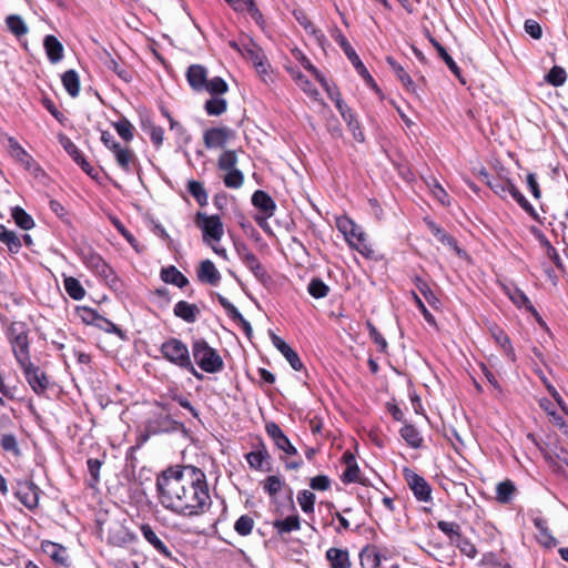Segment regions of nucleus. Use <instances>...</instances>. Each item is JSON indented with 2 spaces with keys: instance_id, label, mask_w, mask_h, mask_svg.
<instances>
[{
  "instance_id": "obj_16",
  "label": "nucleus",
  "mask_w": 568,
  "mask_h": 568,
  "mask_svg": "<svg viewBox=\"0 0 568 568\" xmlns=\"http://www.w3.org/2000/svg\"><path fill=\"white\" fill-rule=\"evenodd\" d=\"M271 338L275 348L286 358L291 367L294 371H301L303 368V363L298 354L280 336L273 334Z\"/></svg>"
},
{
  "instance_id": "obj_35",
  "label": "nucleus",
  "mask_w": 568,
  "mask_h": 568,
  "mask_svg": "<svg viewBox=\"0 0 568 568\" xmlns=\"http://www.w3.org/2000/svg\"><path fill=\"white\" fill-rule=\"evenodd\" d=\"M273 527L280 536L300 530L301 520L297 515L287 516L284 519H277L273 523Z\"/></svg>"
},
{
  "instance_id": "obj_41",
  "label": "nucleus",
  "mask_w": 568,
  "mask_h": 568,
  "mask_svg": "<svg viewBox=\"0 0 568 568\" xmlns=\"http://www.w3.org/2000/svg\"><path fill=\"white\" fill-rule=\"evenodd\" d=\"M6 24L9 31L14 34L17 38H21L29 32V28L23 20V18L19 14H10L6 18Z\"/></svg>"
},
{
  "instance_id": "obj_25",
  "label": "nucleus",
  "mask_w": 568,
  "mask_h": 568,
  "mask_svg": "<svg viewBox=\"0 0 568 568\" xmlns=\"http://www.w3.org/2000/svg\"><path fill=\"white\" fill-rule=\"evenodd\" d=\"M14 358L19 365L31 361L29 334L10 341Z\"/></svg>"
},
{
  "instance_id": "obj_26",
  "label": "nucleus",
  "mask_w": 568,
  "mask_h": 568,
  "mask_svg": "<svg viewBox=\"0 0 568 568\" xmlns=\"http://www.w3.org/2000/svg\"><path fill=\"white\" fill-rule=\"evenodd\" d=\"M197 278L203 283L216 286L221 281V274L212 261L205 260L197 268Z\"/></svg>"
},
{
  "instance_id": "obj_37",
  "label": "nucleus",
  "mask_w": 568,
  "mask_h": 568,
  "mask_svg": "<svg viewBox=\"0 0 568 568\" xmlns=\"http://www.w3.org/2000/svg\"><path fill=\"white\" fill-rule=\"evenodd\" d=\"M505 293L518 307H525L530 312H536L527 295L516 286H505Z\"/></svg>"
},
{
  "instance_id": "obj_9",
  "label": "nucleus",
  "mask_w": 568,
  "mask_h": 568,
  "mask_svg": "<svg viewBox=\"0 0 568 568\" xmlns=\"http://www.w3.org/2000/svg\"><path fill=\"white\" fill-rule=\"evenodd\" d=\"M180 423L174 420L169 414L156 413L148 418L145 427L149 433L159 435L163 433H172L179 429Z\"/></svg>"
},
{
  "instance_id": "obj_20",
  "label": "nucleus",
  "mask_w": 568,
  "mask_h": 568,
  "mask_svg": "<svg viewBox=\"0 0 568 568\" xmlns=\"http://www.w3.org/2000/svg\"><path fill=\"white\" fill-rule=\"evenodd\" d=\"M84 312L88 314V317L85 321L93 324L98 328L106 332V333H114L119 336H123L122 329L115 325L113 322L109 321L104 316L100 315L97 311L91 308H85Z\"/></svg>"
},
{
  "instance_id": "obj_30",
  "label": "nucleus",
  "mask_w": 568,
  "mask_h": 568,
  "mask_svg": "<svg viewBox=\"0 0 568 568\" xmlns=\"http://www.w3.org/2000/svg\"><path fill=\"white\" fill-rule=\"evenodd\" d=\"M325 557L331 568H349L351 559L346 549L332 547L326 550Z\"/></svg>"
},
{
  "instance_id": "obj_15",
  "label": "nucleus",
  "mask_w": 568,
  "mask_h": 568,
  "mask_svg": "<svg viewBox=\"0 0 568 568\" xmlns=\"http://www.w3.org/2000/svg\"><path fill=\"white\" fill-rule=\"evenodd\" d=\"M120 169L130 174L136 163L135 153L128 146H122L120 143L111 150Z\"/></svg>"
},
{
  "instance_id": "obj_57",
  "label": "nucleus",
  "mask_w": 568,
  "mask_h": 568,
  "mask_svg": "<svg viewBox=\"0 0 568 568\" xmlns=\"http://www.w3.org/2000/svg\"><path fill=\"white\" fill-rule=\"evenodd\" d=\"M307 291L314 298H323L327 296L329 287L321 278H312L308 283Z\"/></svg>"
},
{
  "instance_id": "obj_59",
  "label": "nucleus",
  "mask_w": 568,
  "mask_h": 568,
  "mask_svg": "<svg viewBox=\"0 0 568 568\" xmlns=\"http://www.w3.org/2000/svg\"><path fill=\"white\" fill-rule=\"evenodd\" d=\"M523 210H525L529 215L536 217V211L534 206L528 202V200L524 196V194L516 187L514 184L509 191V194Z\"/></svg>"
},
{
  "instance_id": "obj_6",
  "label": "nucleus",
  "mask_w": 568,
  "mask_h": 568,
  "mask_svg": "<svg viewBox=\"0 0 568 568\" xmlns=\"http://www.w3.org/2000/svg\"><path fill=\"white\" fill-rule=\"evenodd\" d=\"M403 475L407 486L418 501H432V487L424 477L409 468H404Z\"/></svg>"
},
{
  "instance_id": "obj_54",
  "label": "nucleus",
  "mask_w": 568,
  "mask_h": 568,
  "mask_svg": "<svg viewBox=\"0 0 568 568\" xmlns=\"http://www.w3.org/2000/svg\"><path fill=\"white\" fill-rule=\"evenodd\" d=\"M113 128L125 142H130L134 136V128L126 118H122L119 121L114 122Z\"/></svg>"
},
{
  "instance_id": "obj_22",
  "label": "nucleus",
  "mask_w": 568,
  "mask_h": 568,
  "mask_svg": "<svg viewBox=\"0 0 568 568\" xmlns=\"http://www.w3.org/2000/svg\"><path fill=\"white\" fill-rule=\"evenodd\" d=\"M42 550L58 565L68 567L70 565L69 562V555L67 551V548L63 547L60 544L45 540L41 545Z\"/></svg>"
},
{
  "instance_id": "obj_13",
  "label": "nucleus",
  "mask_w": 568,
  "mask_h": 568,
  "mask_svg": "<svg viewBox=\"0 0 568 568\" xmlns=\"http://www.w3.org/2000/svg\"><path fill=\"white\" fill-rule=\"evenodd\" d=\"M234 134V131L227 126L212 128L204 132V144L207 149L224 148Z\"/></svg>"
},
{
  "instance_id": "obj_51",
  "label": "nucleus",
  "mask_w": 568,
  "mask_h": 568,
  "mask_svg": "<svg viewBox=\"0 0 568 568\" xmlns=\"http://www.w3.org/2000/svg\"><path fill=\"white\" fill-rule=\"evenodd\" d=\"M237 154L234 150H226L217 159V168L221 171H229L236 169Z\"/></svg>"
},
{
  "instance_id": "obj_48",
  "label": "nucleus",
  "mask_w": 568,
  "mask_h": 568,
  "mask_svg": "<svg viewBox=\"0 0 568 568\" xmlns=\"http://www.w3.org/2000/svg\"><path fill=\"white\" fill-rule=\"evenodd\" d=\"M387 63L392 67V69L396 73L397 78L405 85V88L408 91L414 92L415 91L414 81L412 80L410 75L405 71V69L390 57L387 58Z\"/></svg>"
},
{
  "instance_id": "obj_10",
  "label": "nucleus",
  "mask_w": 568,
  "mask_h": 568,
  "mask_svg": "<svg viewBox=\"0 0 568 568\" xmlns=\"http://www.w3.org/2000/svg\"><path fill=\"white\" fill-rule=\"evenodd\" d=\"M265 432L277 449L282 450L286 456H297V449L276 423H266Z\"/></svg>"
},
{
  "instance_id": "obj_34",
  "label": "nucleus",
  "mask_w": 568,
  "mask_h": 568,
  "mask_svg": "<svg viewBox=\"0 0 568 568\" xmlns=\"http://www.w3.org/2000/svg\"><path fill=\"white\" fill-rule=\"evenodd\" d=\"M481 175L485 178L487 185L494 191L495 194L505 199L509 194L511 186L514 185L509 180H504L500 178H489L486 172H481Z\"/></svg>"
},
{
  "instance_id": "obj_3",
  "label": "nucleus",
  "mask_w": 568,
  "mask_h": 568,
  "mask_svg": "<svg viewBox=\"0 0 568 568\" xmlns=\"http://www.w3.org/2000/svg\"><path fill=\"white\" fill-rule=\"evenodd\" d=\"M192 356L196 365L205 373L215 374L224 368L219 352L211 347L204 338H194L191 343Z\"/></svg>"
},
{
  "instance_id": "obj_50",
  "label": "nucleus",
  "mask_w": 568,
  "mask_h": 568,
  "mask_svg": "<svg viewBox=\"0 0 568 568\" xmlns=\"http://www.w3.org/2000/svg\"><path fill=\"white\" fill-rule=\"evenodd\" d=\"M291 75L295 80L296 84L310 97H315L318 94L317 89L300 70L292 69Z\"/></svg>"
},
{
  "instance_id": "obj_12",
  "label": "nucleus",
  "mask_w": 568,
  "mask_h": 568,
  "mask_svg": "<svg viewBox=\"0 0 568 568\" xmlns=\"http://www.w3.org/2000/svg\"><path fill=\"white\" fill-rule=\"evenodd\" d=\"M14 495L30 510L39 505V488L30 480L19 481Z\"/></svg>"
},
{
  "instance_id": "obj_52",
  "label": "nucleus",
  "mask_w": 568,
  "mask_h": 568,
  "mask_svg": "<svg viewBox=\"0 0 568 568\" xmlns=\"http://www.w3.org/2000/svg\"><path fill=\"white\" fill-rule=\"evenodd\" d=\"M204 109L209 115L217 116L226 111L227 102L223 98H211L205 102Z\"/></svg>"
},
{
  "instance_id": "obj_49",
  "label": "nucleus",
  "mask_w": 568,
  "mask_h": 568,
  "mask_svg": "<svg viewBox=\"0 0 568 568\" xmlns=\"http://www.w3.org/2000/svg\"><path fill=\"white\" fill-rule=\"evenodd\" d=\"M437 528L448 537L452 545L462 536L460 526L454 521L439 520Z\"/></svg>"
},
{
  "instance_id": "obj_39",
  "label": "nucleus",
  "mask_w": 568,
  "mask_h": 568,
  "mask_svg": "<svg viewBox=\"0 0 568 568\" xmlns=\"http://www.w3.org/2000/svg\"><path fill=\"white\" fill-rule=\"evenodd\" d=\"M432 44L435 47L438 55L445 61L448 69L456 75L462 83H465V80L462 79V72L457 63L453 60V58L448 54L446 49L434 38L429 39Z\"/></svg>"
},
{
  "instance_id": "obj_58",
  "label": "nucleus",
  "mask_w": 568,
  "mask_h": 568,
  "mask_svg": "<svg viewBox=\"0 0 568 568\" xmlns=\"http://www.w3.org/2000/svg\"><path fill=\"white\" fill-rule=\"evenodd\" d=\"M545 79L549 84L560 87L566 82L567 73L564 68L554 65Z\"/></svg>"
},
{
  "instance_id": "obj_11",
  "label": "nucleus",
  "mask_w": 568,
  "mask_h": 568,
  "mask_svg": "<svg viewBox=\"0 0 568 568\" xmlns=\"http://www.w3.org/2000/svg\"><path fill=\"white\" fill-rule=\"evenodd\" d=\"M83 263L97 275L105 281L114 278V272L111 266L102 258V256L93 251L83 254Z\"/></svg>"
},
{
  "instance_id": "obj_55",
  "label": "nucleus",
  "mask_w": 568,
  "mask_h": 568,
  "mask_svg": "<svg viewBox=\"0 0 568 568\" xmlns=\"http://www.w3.org/2000/svg\"><path fill=\"white\" fill-rule=\"evenodd\" d=\"M315 499V494L307 489L301 490L297 494V501L305 514L314 511Z\"/></svg>"
},
{
  "instance_id": "obj_28",
  "label": "nucleus",
  "mask_w": 568,
  "mask_h": 568,
  "mask_svg": "<svg viewBox=\"0 0 568 568\" xmlns=\"http://www.w3.org/2000/svg\"><path fill=\"white\" fill-rule=\"evenodd\" d=\"M345 240L361 254L365 256H368L371 254L372 251L371 248H368V245L366 244L365 233L363 232L362 227L358 226L356 223L354 224V230H352L351 233H347L345 235Z\"/></svg>"
},
{
  "instance_id": "obj_61",
  "label": "nucleus",
  "mask_w": 568,
  "mask_h": 568,
  "mask_svg": "<svg viewBox=\"0 0 568 568\" xmlns=\"http://www.w3.org/2000/svg\"><path fill=\"white\" fill-rule=\"evenodd\" d=\"M415 285L430 306H436L439 303L435 293L424 280L416 277Z\"/></svg>"
},
{
  "instance_id": "obj_53",
  "label": "nucleus",
  "mask_w": 568,
  "mask_h": 568,
  "mask_svg": "<svg viewBox=\"0 0 568 568\" xmlns=\"http://www.w3.org/2000/svg\"><path fill=\"white\" fill-rule=\"evenodd\" d=\"M105 65L109 70L113 71L120 79H122L125 82H131L132 74L131 72L122 67L118 60L112 58L110 54L108 55V59L105 60Z\"/></svg>"
},
{
  "instance_id": "obj_46",
  "label": "nucleus",
  "mask_w": 568,
  "mask_h": 568,
  "mask_svg": "<svg viewBox=\"0 0 568 568\" xmlns=\"http://www.w3.org/2000/svg\"><path fill=\"white\" fill-rule=\"evenodd\" d=\"M246 59L252 61L254 67L256 68L257 72L260 73H266L267 71V64L264 61V55L262 54L261 50L256 47H250L245 48V51L243 52Z\"/></svg>"
},
{
  "instance_id": "obj_62",
  "label": "nucleus",
  "mask_w": 568,
  "mask_h": 568,
  "mask_svg": "<svg viewBox=\"0 0 568 568\" xmlns=\"http://www.w3.org/2000/svg\"><path fill=\"white\" fill-rule=\"evenodd\" d=\"M453 545L456 546L463 555L470 559H474L477 556V549L475 545L463 535Z\"/></svg>"
},
{
  "instance_id": "obj_17",
  "label": "nucleus",
  "mask_w": 568,
  "mask_h": 568,
  "mask_svg": "<svg viewBox=\"0 0 568 568\" xmlns=\"http://www.w3.org/2000/svg\"><path fill=\"white\" fill-rule=\"evenodd\" d=\"M487 327L495 342L500 345L507 357L514 362L516 359V354L510 343V338L505 333V331L496 323H488Z\"/></svg>"
},
{
  "instance_id": "obj_42",
  "label": "nucleus",
  "mask_w": 568,
  "mask_h": 568,
  "mask_svg": "<svg viewBox=\"0 0 568 568\" xmlns=\"http://www.w3.org/2000/svg\"><path fill=\"white\" fill-rule=\"evenodd\" d=\"M64 290L74 301H81L85 296V290L80 281L73 276H65L63 280Z\"/></svg>"
},
{
  "instance_id": "obj_44",
  "label": "nucleus",
  "mask_w": 568,
  "mask_h": 568,
  "mask_svg": "<svg viewBox=\"0 0 568 568\" xmlns=\"http://www.w3.org/2000/svg\"><path fill=\"white\" fill-rule=\"evenodd\" d=\"M400 436L403 439L413 448H418L422 446L423 438L417 430V428L413 425L406 424L400 428Z\"/></svg>"
},
{
  "instance_id": "obj_23",
  "label": "nucleus",
  "mask_w": 568,
  "mask_h": 568,
  "mask_svg": "<svg viewBox=\"0 0 568 568\" xmlns=\"http://www.w3.org/2000/svg\"><path fill=\"white\" fill-rule=\"evenodd\" d=\"M293 16L297 20V22L303 27L305 32L308 33L310 36H312L314 38V40L316 41V43L323 48L327 41L326 37L320 29H317L311 22V20L306 16V13L302 10H294Z\"/></svg>"
},
{
  "instance_id": "obj_43",
  "label": "nucleus",
  "mask_w": 568,
  "mask_h": 568,
  "mask_svg": "<svg viewBox=\"0 0 568 568\" xmlns=\"http://www.w3.org/2000/svg\"><path fill=\"white\" fill-rule=\"evenodd\" d=\"M516 487L511 480L500 481L496 487V499L500 504H508L513 499Z\"/></svg>"
},
{
  "instance_id": "obj_8",
  "label": "nucleus",
  "mask_w": 568,
  "mask_h": 568,
  "mask_svg": "<svg viewBox=\"0 0 568 568\" xmlns=\"http://www.w3.org/2000/svg\"><path fill=\"white\" fill-rule=\"evenodd\" d=\"M8 148L12 158L17 160L27 171L34 176L42 171L37 161L23 149V146L13 136H8Z\"/></svg>"
},
{
  "instance_id": "obj_33",
  "label": "nucleus",
  "mask_w": 568,
  "mask_h": 568,
  "mask_svg": "<svg viewBox=\"0 0 568 568\" xmlns=\"http://www.w3.org/2000/svg\"><path fill=\"white\" fill-rule=\"evenodd\" d=\"M161 280L180 288L189 284V280L173 265L162 268Z\"/></svg>"
},
{
  "instance_id": "obj_2",
  "label": "nucleus",
  "mask_w": 568,
  "mask_h": 568,
  "mask_svg": "<svg viewBox=\"0 0 568 568\" xmlns=\"http://www.w3.org/2000/svg\"><path fill=\"white\" fill-rule=\"evenodd\" d=\"M163 358L174 366L186 371L195 378L202 379L203 375L195 368L187 345L176 337H170L160 347Z\"/></svg>"
},
{
  "instance_id": "obj_7",
  "label": "nucleus",
  "mask_w": 568,
  "mask_h": 568,
  "mask_svg": "<svg viewBox=\"0 0 568 568\" xmlns=\"http://www.w3.org/2000/svg\"><path fill=\"white\" fill-rule=\"evenodd\" d=\"M24 374L27 382L37 395H43L49 387L47 374L36 366L31 361L19 365Z\"/></svg>"
},
{
  "instance_id": "obj_1",
  "label": "nucleus",
  "mask_w": 568,
  "mask_h": 568,
  "mask_svg": "<svg viewBox=\"0 0 568 568\" xmlns=\"http://www.w3.org/2000/svg\"><path fill=\"white\" fill-rule=\"evenodd\" d=\"M159 503L182 516H199L211 505L205 474L194 466L169 467L156 478Z\"/></svg>"
},
{
  "instance_id": "obj_19",
  "label": "nucleus",
  "mask_w": 568,
  "mask_h": 568,
  "mask_svg": "<svg viewBox=\"0 0 568 568\" xmlns=\"http://www.w3.org/2000/svg\"><path fill=\"white\" fill-rule=\"evenodd\" d=\"M186 80L194 91H203L207 82V70L201 64L187 68Z\"/></svg>"
},
{
  "instance_id": "obj_63",
  "label": "nucleus",
  "mask_w": 568,
  "mask_h": 568,
  "mask_svg": "<svg viewBox=\"0 0 568 568\" xmlns=\"http://www.w3.org/2000/svg\"><path fill=\"white\" fill-rule=\"evenodd\" d=\"M254 520L248 515H242L234 525L235 531L241 536H247L252 532Z\"/></svg>"
},
{
  "instance_id": "obj_27",
  "label": "nucleus",
  "mask_w": 568,
  "mask_h": 568,
  "mask_svg": "<svg viewBox=\"0 0 568 568\" xmlns=\"http://www.w3.org/2000/svg\"><path fill=\"white\" fill-rule=\"evenodd\" d=\"M344 464L346 465V469L342 475V481L345 484L349 483H361L359 478V467L356 463L354 455L351 452H345L342 457Z\"/></svg>"
},
{
  "instance_id": "obj_4",
  "label": "nucleus",
  "mask_w": 568,
  "mask_h": 568,
  "mask_svg": "<svg viewBox=\"0 0 568 568\" xmlns=\"http://www.w3.org/2000/svg\"><path fill=\"white\" fill-rule=\"evenodd\" d=\"M195 225L202 231L203 241L212 245L222 240L224 227L220 215H207L204 212H197L194 219Z\"/></svg>"
},
{
  "instance_id": "obj_21",
  "label": "nucleus",
  "mask_w": 568,
  "mask_h": 568,
  "mask_svg": "<svg viewBox=\"0 0 568 568\" xmlns=\"http://www.w3.org/2000/svg\"><path fill=\"white\" fill-rule=\"evenodd\" d=\"M43 48L48 60L52 64L59 63L64 57L63 44L58 40L57 37L48 34L43 39Z\"/></svg>"
},
{
  "instance_id": "obj_64",
  "label": "nucleus",
  "mask_w": 568,
  "mask_h": 568,
  "mask_svg": "<svg viewBox=\"0 0 568 568\" xmlns=\"http://www.w3.org/2000/svg\"><path fill=\"white\" fill-rule=\"evenodd\" d=\"M284 483L278 476H268L263 485L264 490L270 496H276L283 487Z\"/></svg>"
},
{
  "instance_id": "obj_56",
  "label": "nucleus",
  "mask_w": 568,
  "mask_h": 568,
  "mask_svg": "<svg viewBox=\"0 0 568 568\" xmlns=\"http://www.w3.org/2000/svg\"><path fill=\"white\" fill-rule=\"evenodd\" d=\"M223 182L229 189H240L244 183V175L239 169L226 171Z\"/></svg>"
},
{
  "instance_id": "obj_40",
  "label": "nucleus",
  "mask_w": 568,
  "mask_h": 568,
  "mask_svg": "<svg viewBox=\"0 0 568 568\" xmlns=\"http://www.w3.org/2000/svg\"><path fill=\"white\" fill-rule=\"evenodd\" d=\"M235 11H247L255 21L262 19V13L256 8L254 0H225Z\"/></svg>"
},
{
  "instance_id": "obj_32",
  "label": "nucleus",
  "mask_w": 568,
  "mask_h": 568,
  "mask_svg": "<svg viewBox=\"0 0 568 568\" xmlns=\"http://www.w3.org/2000/svg\"><path fill=\"white\" fill-rule=\"evenodd\" d=\"M142 536L151 544L161 555L166 558H172V552L169 547L159 538L152 527L148 524L141 526Z\"/></svg>"
},
{
  "instance_id": "obj_45",
  "label": "nucleus",
  "mask_w": 568,
  "mask_h": 568,
  "mask_svg": "<svg viewBox=\"0 0 568 568\" xmlns=\"http://www.w3.org/2000/svg\"><path fill=\"white\" fill-rule=\"evenodd\" d=\"M189 193L196 200L200 206H205L209 203V194L204 185L195 180L187 182Z\"/></svg>"
},
{
  "instance_id": "obj_60",
  "label": "nucleus",
  "mask_w": 568,
  "mask_h": 568,
  "mask_svg": "<svg viewBox=\"0 0 568 568\" xmlns=\"http://www.w3.org/2000/svg\"><path fill=\"white\" fill-rule=\"evenodd\" d=\"M204 90L213 95H220L227 92L229 85L221 77H214L207 80Z\"/></svg>"
},
{
  "instance_id": "obj_18",
  "label": "nucleus",
  "mask_w": 568,
  "mask_h": 568,
  "mask_svg": "<svg viewBox=\"0 0 568 568\" xmlns=\"http://www.w3.org/2000/svg\"><path fill=\"white\" fill-rule=\"evenodd\" d=\"M252 204L266 217H272L276 211V203L272 196L262 190H256L252 195Z\"/></svg>"
},
{
  "instance_id": "obj_38",
  "label": "nucleus",
  "mask_w": 568,
  "mask_h": 568,
  "mask_svg": "<svg viewBox=\"0 0 568 568\" xmlns=\"http://www.w3.org/2000/svg\"><path fill=\"white\" fill-rule=\"evenodd\" d=\"M0 242L7 245L11 253H18L22 246L21 239L2 224H0Z\"/></svg>"
},
{
  "instance_id": "obj_47",
  "label": "nucleus",
  "mask_w": 568,
  "mask_h": 568,
  "mask_svg": "<svg viewBox=\"0 0 568 568\" xmlns=\"http://www.w3.org/2000/svg\"><path fill=\"white\" fill-rule=\"evenodd\" d=\"M11 216L16 224L24 231L31 230L34 226V221L22 207L14 206L11 210Z\"/></svg>"
},
{
  "instance_id": "obj_14",
  "label": "nucleus",
  "mask_w": 568,
  "mask_h": 568,
  "mask_svg": "<svg viewBox=\"0 0 568 568\" xmlns=\"http://www.w3.org/2000/svg\"><path fill=\"white\" fill-rule=\"evenodd\" d=\"M237 253L244 265L254 274L258 281H265L267 278L265 268L260 263L257 256L252 251H250L247 246L243 245L237 247Z\"/></svg>"
},
{
  "instance_id": "obj_5",
  "label": "nucleus",
  "mask_w": 568,
  "mask_h": 568,
  "mask_svg": "<svg viewBox=\"0 0 568 568\" xmlns=\"http://www.w3.org/2000/svg\"><path fill=\"white\" fill-rule=\"evenodd\" d=\"M333 39L339 44L348 60L354 65L357 73L371 85L375 87L374 79L369 74L368 70L362 62L361 58L354 50V48L348 42L347 38L343 34V32L339 29L334 30L332 34Z\"/></svg>"
},
{
  "instance_id": "obj_24",
  "label": "nucleus",
  "mask_w": 568,
  "mask_h": 568,
  "mask_svg": "<svg viewBox=\"0 0 568 568\" xmlns=\"http://www.w3.org/2000/svg\"><path fill=\"white\" fill-rule=\"evenodd\" d=\"M61 143L67 151V153L73 159V161L89 175H93V168L87 161L82 152L78 149V146L68 138H62Z\"/></svg>"
},
{
  "instance_id": "obj_29",
  "label": "nucleus",
  "mask_w": 568,
  "mask_h": 568,
  "mask_svg": "<svg viewBox=\"0 0 568 568\" xmlns=\"http://www.w3.org/2000/svg\"><path fill=\"white\" fill-rule=\"evenodd\" d=\"M173 313L176 317L183 320L186 323H194L200 315V308L195 304H191L186 301H180L174 305Z\"/></svg>"
},
{
  "instance_id": "obj_36",
  "label": "nucleus",
  "mask_w": 568,
  "mask_h": 568,
  "mask_svg": "<svg viewBox=\"0 0 568 568\" xmlns=\"http://www.w3.org/2000/svg\"><path fill=\"white\" fill-rule=\"evenodd\" d=\"M61 81L63 84V88L69 93L70 97L77 98L80 92V78L75 70H68L65 71L62 77Z\"/></svg>"
},
{
  "instance_id": "obj_31",
  "label": "nucleus",
  "mask_w": 568,
  "mask_h": 568,
  "mask_svg": "<svg viewBox=\"0 0 568 568\" xmlns=\"http://www.w3.org/2000/svg\"><path fill=\"white\" fill-rule=\"evenodd\" d=\"M245 458L251 468L261 469L271 456L265 444L260 439L255 449L246 454Z\"/></svg>"
}]
</instances>
